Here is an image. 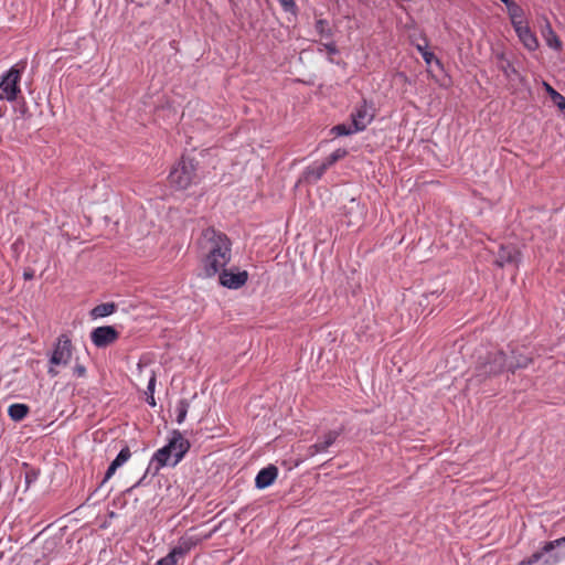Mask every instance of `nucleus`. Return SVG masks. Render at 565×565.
<instances>
[{"label": "nucleus", "mask_w": 565, "mask_h": 565, "mask_svg": "<svg viewBox=\"0 0 565 565\" xmlns=\"http://www.w3.org/2000/svg\"><path fill=\"white\" fill-rule=\"evenodd\" d=\"M202 267L206 276L220 273L231 260L230 239L214 228H206L199 239Z\"/></svg>", "instance_id": "nucleus-1"}, {"label": "nucleus", "mask_w": 565, "mask_h": 565, "mask_svg": "<svg viewBox=\"0 0 565 565\" xmlns=\"http://www.w3.org/2000/svg\"><path fill=\"white\" fill-rule=\"evenodd\" d=\"M189 448V441L180 433L174 431L169 444L154 454L153 461L158 463V468L168 465L174 466L182 459Z\"/></svg>", "instance_id": "nucleus-2"}, {"label": "nucleus", "mask_w": 565, "mask_h": 565, "mask_svg": "<svg viewBox=\"0 0 565 565\" xmlns=\"http://www.w3.org/2000/svg\"><path fill=\"white\" fill-rule=\"evenodd\" d=\"M196 164L192 159L181 158L171 169L168 180L175 190H186L196 182Z\"/></svg>", "instance_id": "nucleus-3"}, {"label": "nucleus", "mask_w": 565, "mask_h": 565, "mask_svg": "<svg viewBox=\"0 0 565 565\" xmlns=\"http://www.w3.org/2000/svg\"><path fill=\"white\" fill-rule=\"evenodd\" d=\"M201 540L196 535L181 537L178 545L166 557L159 559L157 565H177L178 561L189 553Z\"/></svg>", "instance_id": "nucleus-4"}, {"label": "nucleus", "mask_w": 565, "mask_h": 565, "mask_svg": "<svg viewBox=\"0 0 565 565\" xmlns=\"http://www.w3.org/2000/svg\"><path fill=\"white\" fill-rule=\"evenodd\" d=\"M20 71L17 67H11L6 75L2 76L0 82V100H14L20 88Z\"/></svg>", "instance_id": "nucleus-5"}, {"label": "nucleus", "mask_w": 565, "mask_h": 565, "mask_svg": "<svg viewBox=\"0 0 565 565\" xmlns=\"http://www.w3.org/2000/svg\"><path fill=\"white\" fill-rule=\"evenodd\" d=\"M505 367H508V363L505 362L503 352L497 351L491 353L489 358L480 364L478 367V376L487 377L490 375H497Z\"/></svg>", "instance_id": "nucleus-6"}, {"label": "nucleus", "mask_w": 565, "mask_h": 565, "mask_svg": "<svg viewBox=\"0 0 565 565\" xmlns=\"http://www.w3.org/2000/svg\"><path fill=\"white\" fill-rule=\"evenodd\" d=\"M72 358V343L66 335L57 339L55 348L50 359L52 365H66Z\"/></svg>", "instance_id": "nucleus-7"}, {"label": "nucleus", "mask_w": 565, "mask_h": 565, "mask_svg": "<svg viewBox=\"0 0 565 565\" xmlns=\"http://www.w3.org/2000/svg\"><path fill=\"white\" fill-rule=\"evenodd\" d=\"M220 284L228 289H238L244 286L248 279L246 270L230 269L220 273Z\"/></svg>", "instance_id": "nucleus-8"}, {"label": "nucleus", "mask_w": 565, "mask_h": 565, "mask_svg": "<svg viewBox=\"0 0 565 565\" xmlns=\"http://www.w3.org/2000/svg\"><path fill=\"white\" fill-rule=\"evenodd\" d=\"M135 379H136V384L137 385H140L145 382V380H148V391H147V394H148V397H147V402L149 405L151 406H154L156 405V401H154V396H153V393H154V386H156V374L153 371L151 370H148L145 365H142L141 363L137 364V367H136V374H135Z\"/></svg>", "instance_id": "nucleus-9"}, {"label": "nucleus", "mask_w": 565, "mask_h": 565, "mask_svg": "<svg viewBox=\"0 0 565 565\" xmlns=\"http://www.w3.org/2000/svg\"><path fill=\"white\" fill-rule=\"evenodd\" d=\"M90 338L96 347L102 348L115 342L118 338V332L110 326L98 327L93 330Z\"/></svg>", "instance_id": "nucleus-10"}, {"label": "nucleus", "mask_w": 565, "mask_h": 565, "mask_svg": "<svg viewBox=\"0 0 565 565\" xmlns=\"http://www.w3.org/2000/svg\"><path fill=\"white\" fill-rule=\"evenodd\" d=\"M520 260V252L513 245H502L498 252L495 264L499 267H503L505 265H518Z\"/></svg>", "instance_id": "nucleus-11"}, {"label": "nucleus", "mask_w": 565, "mask_h": 565, "mask_svg": "<svg viewBox=\"0 0 565 565\" xmlns=\"http://www.w3.org/2000/svg\"><path fill=\"white\" fill-rule=\"evenodd\" d=\"M514 31L526 50L536 51L540 47V42L535 33L530 29L527 23L516 26Z\"/></svg>", "instance_id": "nucleus-12"}, {"label": "nucleus", "mask_w": 565, "mask_h": 565, "mask_svg": "<svg viewBox=\"0 0 565 565\" xmlns=\"http://www.w3.org/2000/svg\"><path fill=\"white\" fill-rule=\"evenodd\" d=\"M352 124L354 127V131H360L366 128V126L373 119V111L371 107L363 104L352 114Z\"/></svg>", "instance_id": "nucleus-13"}, {"label": "nucleus", "mask_w": 565, "mask_h": 565, "mask_svg": "<svg viewBox=\"0 0 565 565\" xmlns=\"http://www.w3.org/2000/svg\"><path fill=\"white\" fill-rule=\"evenodd\" d=\"M541 35L550 49L556 52L562 51L563 43L546 18H544V25L541 28Z\"/></svg>", "instance_id": "nucleus-14"}, {"label": "nucleus", "mask_w": 565, "mask_h": 565, "mask_svg": "<svg viewBox=\"0 0 565 565\" xmlns=\"http://www.w3.org/2000/svg\"><path fill=\"white\" fill-rule=\"evenodd\" d=\"M340 431L330 430L323 435L322 440L311 445L308 448V456L313 457L320 452L326 451L339 437Z\"/></svg>", "instance_id": "nucleus-15"}, {"label": "nucleus", "mask_w": 565, "mask_h": 565, "mask_svg": "<svg viewBox=\"0 0 565 565\" xmlns=\"http://www.w3.org/2000/svg\"><path fill=\"white\" fill-rule=\"evenodd\" d=\"M278 469L275 466H268L262 469L256 476L255 483L258 489L269 487L277 478Z\"/></svg>", "instance_id": "nucleus-16"}, {"label": "nucleus", "mask_w": 565, "mask_h": 565, "mask_svg": "<svg viewBox=\"0 0 565 565\" xmlns=\"http://www.w3.org/2000/svg\"><path fill=\"white\" fill-rule=\"evenodd\" d=\"M508 8V12L511 19V23L513 29L526 23L523 20V11L522 9L513 1V0H501Z\"/></svg>", "instance_id": "nucleus-17"}, {"label": "nucleus", "mask_w": 565, "mask_h": 565, "mask_svg": "<svg viewBox=\"0 0 565 565\" xmlns=\"http://www.w3.org/2000/svg\"><path fill=\"white\" fill-rule=\"evenodd\" d=\"M131 452L128 447H125L120 450L118 456L115 458V460L110 463V466L107 469L104 482L107 481L111 476L115 473V471L121 467L125 462L128 461L130 458Z\"/></svg>", "instance_id": "nucleus-18"}, {"label": "nucleus", "mask_w": 565, "mask_h": 565, "mask_svg": "<svg viewBox=\"0 0 565 565\" xmlns=\"http://www.w3.org/2000/svg\"><path fill=\"white\" fill-rule=\"evenodd\" d=\"M328 168L329 167L324 162L313 164L306 170L305 179L308 182H316L322 177Z\"/></svg>", "instance_id": "nucleus-19"}, {"label": "nucleus", "mask_w": 565, "mask_h": 565, "mask_svg": "<svg viewBox=\"0 0 565 565\" xmlns=\"http://www.w3.org/2000/svg\"><path fill=\"white\" fill-rule=\"evenodd\" d=\"M499 70L504 74L505 78L509 81L520 79L522 81V76L514 67L513 63L509 60L504 63H499Z\"/></svg>", "instance_id": "nucleus-20"}, {"label": "nucleus", "mask_w": 565, "mask_h": 565, "mask_svg": "<svg viewBox=\"0 0 565 565\" xmlns=\"http://www.w3.org/2000/svg\"><path fill=\"white\" fill-rule=\"evenodd\" d=\"M115 310L116 305L114 302L102 303L93 308V310L90 311V316L93 318H104L114 313Z\"/></svg>", "instance_id": "nucleus-21"}, {"label": "nucleus", "mask_w": 565, "mask_h": 565, "mask_svg": "<svg viewBox=\"0 0 565 565\" xmlns=\"http://www.w3.org/2000/svg\"><path fill=\"white\" fill-rule=\"evenodd\" d=\"M8 413L11 419L19 422L28 415L29 407L25 404H13L9 407Z\"/></svg>", "instance_id": "nucleus-22"}, {"label": "nucleus", "mask_w": 565, "mask_h": 565, "mask_svg": "<svg viewBox=\"0 0 565 565\" xmlns=\"http://www.w3.org/2000/svg\"><path fill=\"white\" fill-rule=\"evenodd\" d=\"M532 362L529 356H520L515 361H510L508 363V370L514 372L516 369L526 367Z\"/></svg>", "instance_id": "nucleus-23"}, {"label": "nucleus", "mask_w": 565, "mask_h": 565, "mask_svg": "<svg viewBox=\"0 0 565 565\" xmlns=\"http://www.w3.org/2000/svg\"><path fill=\"white\" fill-rule=\"evenodd\" d=\"M347 154V151L344 149H337L335 151H333L323 162L328 166V167H331L333 163H335L338 160L342 159L343 157H345Z\"/></svg>", "instance_id": "nucleus-24"}, {"label": "nucleus", "mask_w": 565, "mask_h": 565, "mask_svg": "<svg viewBox=\"0 0 565 565\" xmlns=\"http://www.w3.org/2000/svg\"><path fill=\"white\" fill-rule=\"evenodd\" d=\"M188 408H189V403L184 399L180 401L178 406H177V411H178V417H177V420L179 424H181L185 416H186V413H188Z\"/></svg>", "instance_id": "nucleus-25"}, {"label": "nucleus", "mask_w": 565, "mask_h": 565, "mask_svg": "<svg viewBox=\"0 0 565 565\" xmlns=\"http://www.w3.org/2000/svg\"><path fill=\"white\" fill-rule=\"evenodd\" d=\"M562 545H565V536L564 537H561L558 540H555V541H552V542H548L544 545L543 547V552L545 553H550L551 551H553L556 546H562Z\"/></svg>", "instance_id": "nucleus-26"}, {"label": "nucleus", "mask_w": 565, "mask_h": 565, "mask_svg": "<svg viewBox=\"0 0 565 565\" xmlns=\"http://www.w3.org/2000/svg\"><path fill=\"white\" fill-rule=\"evenodd\" d=\"M332 132H334L337 136H347V135L354 132V128L351 129L350 127H347L345 125H338L332 128Z\"/></svg>", "instance_id": "nucleus-27"}, {"label": "nucleus", "mask_w": 565, "mask_h": 565, "mask_svg": "<svg viewBox=\"0 0 565 565\" xmlns=\"http://www.w3.org/2000/svg\"><path fill=\"white\" fill-rule=\"evenodd\" d=\"M545 552L534 553L527 561H523L520 565H535L543 556Z\"/></svg>", "instance_id": "nucleus-28"}, {"label": "nucleus", "mask_w": 565, "mask_h": 565, "mask_svg": "<svg viewBox=\"0 0 565 565\" xmlns=\"http://www.w3.org/2000/svg\"><path fill=\"white\" fill-rule=\"evenodd\" d=\"M552 102L561 111L565 113V97L563 95L558 94L557 96H554Z\"/></svg>", "instance_id": "nucleus-29"}, {"label": "nucleus", "mask_w": 565, "mask_h": 565, "mask_svg": "<svg viewBox=\"0 0 565 565\" xmlns=\"http://www.w3.org/2000/svg\"><path fill=\"white\" fill-rule=\"evenodd\" d=\"M73 374L77 377H84L86 375V367L83 364L76 363L73 369Z\"/></svg>", "instance_id": "nucleus-30"}, {"label": "nucleus", "mask_w": 565, "mask_h": 565, "mask_svg": "<svg viewBox=\"0 0 565 565\" xmlns=\"http://www.w3.org/2000/svg\"><path fill=\"white\" fill-rule=\"evenodd\" d=\"M417 47L422 52V56L425 60V62L427 64H430L431 61L435 58L434 54L428 51H425L420 45H418Z\"/></svg>", "instance_id": "nucleus-31"}, {"label": "nucleus", "mask_w": 565, "mask_h": 565, "mask_svg": "<svg viewBox=\"0 0 565 565\" xmlns=\"http://www.w3.org/2000/svg\"><path fill=\"white\" fill-rule=\"evenodd\" d=\"M543 87L545 92L550 95L551 99H554V96H557L559 93L555 90L548 83L543 82Z\"/></svg>", "instance_id": "nucleus-32"}, {"label": "nucleus", "mask_w": 565, "mask_h": 565, "mask_svg": "<svg viewBox=\"0 0 565 565\" xmlns=\"http://www.w3.org/2000/svg\"><path fill=\"white\" fill-rule=\"evenodd\" d=\"M279 2L286 11H292L295 9L294 0H279Z\"/></svg>", "instance_id": "nucleus-33"}, {"label": "nucleus", "mask_w": 565, "mask_h": 565, "mask_svg": "<svg viewBox=\"0 0 565 565\" xmlns=\"http://www.w3.org/2000/svg\"><path fill=\"white\" fill-rule=\"evenodd\" d=\"M495 60H497L498 66H499V63H504L505 61H509V58H507L504 52H495Z\"/></svg>", "instance_id": "nucleus-34"}, {"label": "nucleus", "mask_w": 565, "mask_h": 565, "mask_svg": "<svg viewBox=\"0 0 565 565\" xmlns=\"http://www.w3.org/2000/svg\"><path fill=\"white\" fill-rule=\"evenodd\" d=\"M324 50L329 53V54H335L337 53V49L333 44H324L323 45Z\"/></svg>", "instance_id": "nucleus-35"}, {"label": "nucleus", "mask_w": 565, "mask_h": 565, "mask_svg": "<svg viewBox=\"0 0 565 565\" xmlns=\"http://www.w3.org/2000/svg\"><path fill=\"white\" fill-rule=\"evenodd\" d=\"M49 374H50L51 376H56V375H57V371H56L53 366H51V367L49 369Z\"/></svg>", "instance_id": "nucleus-36"}, {"label": "nucleus", "mask_w": 565, "mask_h": 565, "mask_svg": "<svg viewBox=\"0 0 565 565\" xmlns=\"http://www.w3.org/2000/svg\"><path fill=\"white\" fill-rule=\"evenodd\" d=\"M24 277H25L26 279H30V278H32V274H26V273H25V274H24Z\"/></svg>", "instance_id": "nucleus-37"}]
</instances>
